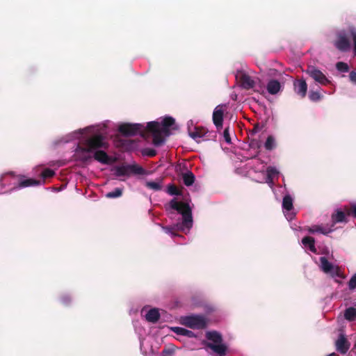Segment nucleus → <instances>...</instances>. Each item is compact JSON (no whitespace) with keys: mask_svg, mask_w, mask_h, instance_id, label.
Masks as SVG:
<instances>
[{"mask_svg":"<svg viewBox=\"0 0 356 356\" xmlns=\"http://www.w3.org/2000/svg\"><path fill=\"white\" fill-rule=\"evenodd\" d=\"M302 243L307 247L309 250L314 253L316 252V248L315 247V240L312 236H305L302 239Z\"/></svg>","mask_w":356,"mask_h":356,"instance_id":"6ab92c4d","label":"nucleus"},{"mask_svg":"<svg viewBox=\"0 0 356 356\" xmlns=\"http://www.w3.org/2000/svg\"><path fill=\"white\" fill-rule=\"evenodd\" d=\"M175 120L172 117H165L160 124L156 121L147 123L145 127L142 124L124 123L120 125L119 131L125 136H132L137 134L143 138H147L151 134L153 137L152 143L155 146H161L165 141L164 136H169L170 127L175 129Z\"/></svg>","mask_w":356,"mask_h":356,"instance_id":"f257e3e1","label":"nucleus"},{"mask_svg":"<svg viewBox=\"0 0 356 356\" xmlns=\"http://www.w3.org/2000/svg\"><path fill=\"white\" fill-rule=\"evenodd\" d=\"M61 301L64 305H67L68 302H70V297L65 296L62 297Z\"/></svg>","mask_w":356,"mask_h":356,"instance_id":"79ce46f5","label":"nucleus"},{"mask_svg":"<svg viewBox=\"0 0 356 356\" xmlns=\"http://www.w3.org/2000/svg\"><path fill=\"white\" fill-rule=\"evenodd\" d=\"M350 80L356 84V71L353 70L349 74Z\"/></svg>","mask_w":356,"mask_h":356,"instance_id":"a19ab883","label":"nucleus"},{"mask_svg":"<svg viewBox=\"0 0 356 356\" xmlns=\"http://www.w3.org/2000/svg\"><path fill=\"white\" fill-rule=\"evenodd\" d=\"M334 45L337 49L341 51H347L350 47V42L348 37L343 33H340L337 40L335 41Z\"/></svg>","mask_w":356,"mask_h":356,"instance_id":"9d476101","label":"nucleus"},{"mask_svg":"<svg viewBox=\"0 0 356 356\" xmlns=\"http://www.w3.org/2000/svg\"><path fill=\"white\" fill-rule=\"evenodd\" d=\"M54 175V171L50 168L44 169L41 173V176L43 179L52 177Z\"/></svg>","mask_w":356,"mask_h":356,"instance_id":"f704fd0d","label":"nucleus"},{"mask_svg":"<svg viewBox=\"0 0 356 356\" xmlns=\"http://www.w3.org/2000/svg\"><path fill=\"white\" fill-rule=\"evenodd\" d=\"M82 143L91 152L100 149H106L108 147V144L105 141V137L99 134L86 138Z\"/></svg>","mask_w":356,"mask_h":356,"instance_id":"39448f33","label":"nucleus"},{"mask_svg":"<svg viewBox=\"0 0 356 356\" xmlns=\"http://www.w3.org/2000/svg\"><path fill=\"white\" fill-rule=\"evenodd\" d=\"M277 174H278V171L277 170V169L275 168L268 167L267 168L268 181H272L273 176H275V175H277Z\"/></svg>","mask_w":356,"mask_h":356,"instance_id":"2f4dec72","label":"nucleus"},{"mask_svg":"<svg viewBox=\"0 0 356 356\" xmlns=\"http://www.w3.org/2000/svg\"><path fill=\"white\" fill-rule=\"evenodd\" d=\"M282 207L284 209L289 211L292 210L293 206V199L289 195H286L284 197L282 201Z\"/></svg>","mask_w":356,"mask_h":356,"instance_id":"393cba45","label":"nucleus"},{"mask_svg":"<svg viewBox=\"0 0 356 356\" xmlns=\"http://www.w3.org/2000/svg\"><path fill=\"white\" fill-rule=\"evenodd\" d=\"M224 110L221 106H218L213 113V122L217 129L222 127Z\"/></svg>","mask_w":356,"mask_h":356,"instance_id":"9b49d317","label":"nucleus"},{"mask_svg":"<svg viewBox=\"0 0 356 356\" xmlns=\"http://www.w3.org/2000/svg\"><path fill=\"white\" fill-rule=\"evenodd\" d=\"M332 220L333 222L332 226L337 222H343L346 221V213L341 211H337L336 213L332 214Z\"/></svg>","mask_w":356,"mask_h":356,"instance_id":"5701e85b","label":"nucleus"},{"mask_svg":"<svg viewBox=\"0 0 356 356\" xmlns=\"http://www.w3.org/2000/svg\"><path fill=\"white\" fill-rule=\"evenodd\" d=\"M355 348H356V343L355 344L354 348H353V350Z\"/></svg>","mask_w":356,"mask_h":356,"instance_id":"49530a36","label":"nucleus"},{"mask_svg":"<svg viewBox=\"0 0 356 356\" xmlns=\"http://www.w3.org/2000/svg\"><path fill=\"white\" fill-rule=\"evenodd\" d=\"M345 318L349 321H353L356 319V309L350 307L346 309L344 313Z\"/></svg>","mask_w":356,"mask_h":356,"instance_id":"a878e982","label":"nucleus"},{"mask_svg":"<svg viewBox=\"0 0 356 356\" xmlns=\"http://www.w3.org/2000/svg\"><path fill=\"white\" fill-rule=\"evenodd\" d=\"M307 231L310 234H314V233L318 232V233L323 234L324 235H327L329 233L332 232L333 231V229L332 228L325 229L320 225H313L312 227H308Z\"/></svg>","mask_w":356,"mask_h":356,"instance_id":"a211bd4d","label":"nucleus"},{"mask_svg":"<svg viewBox=\"0 0 356 356\" xmlns=\"http://www.w3.org/2000/svg\"><path fill=\"white\" fill-rule=\"evenodd\" d=\"M309 99L313 102H317L321 99V95L318 92L311 91L309 95Z\"/></svg>","mask_w":356,"mask_h":356,"instance_id":"c9c22d12","label":"nucleus"},{"mask_svg":"<svg viewBox=\"0 0 356 356\" xmlns=\"http://www.w3.org/2000/svg\"><path fill=\"white\" fill-rule=\"evenodd\" d=\"M206 134V131L203 127H195L194 131L189 132V136L194 140H198Z\"/></svg>","mask_w":356,"mask_h":356,"instance_id":"4be33fe9","label":"nucleus"},{"mask_svg":"<svg viewBox=\"0 0 356 356\" xmlns=\"http://www.w3.org/2000/svg\"><path fill=\"white\" fill-rule=\"evenodd\" d=\"M348 285L349 289H350V290H353V289H356V273L354 274L351 277V278L350 279V280L348 283Z\"/></svg>","mask_w":356,"mask_h":356,"instance_id":"4c0bfd02","label":"nucleus"},{"mask_svg":"<svg viewBox=\"0 0 356 356\" xmlns=\"http://www.w3.org/2000/svg\"><path fill=\"white\" fill-rule=\"evenodd\" d=\"M350 211L356 218V204L351 207Z\"/></svg>","mask_w":356,"mask_h":356,"instance_id":"37998d69","label":"nucleus"},{"mask_svg":"<svg viewBox=\"0 0 356 356\" xmlns=\"http://www.w3.org/2000/svg\"><path fill=\"white\" fill-rule=\"evenodd\" d=\"M332 277L337 276L341 277V271L338 266H334V269L332 270V273H330Z\"/></svg>","mask_w":356,"mask_h":356,"instance_id":"ea45409f","label":"nucleus"},{"mask_svg":"<svg viewBox=\"0 0 356 356\" xmlns=\"http://www.w3.org/2000/svg\"><path fill=\"white\" fill-rule=\"evenodd\" d=\"M320 261L321 267L323 272L325 273H332V270L334 269V266L330 262H329L326 257H321L320 258Z\"/></svg>","mask_w":356,"mask_h":356,"instance_id":"aec40b11","label":"nucleus"},{"mask_svg":"<svg viewBox=\"0 0 356 356\" xmlns=\"http://www.w3.org/2000/svg\"><path fill=\"white\" fill-rule=\"evenodd\" d=\"M241 86L245 90H250L255 86L254 80L248 74L242 73L240 76Z\"/></svg>","mask_w":356,"mask_h":356,"instance_id":"f8f14e48","label":"nucleus"},{"mask_svg":"<svg viewBox=\"0 0 356 356\" xmlns=\"http://www.w3.org/2000/svg\"><path fill=\"white\" fill-rule=\"evenodd\" d=\"M306 73L309 75L315 81L323 86L330 83V81L325 75L318 69L314 66H309L306 70Z\"/></svg>","mask_w":356,"mask_h":356,"instance_id":"0eeeda50","label":"nucleus"},{"mask_svg":"<svg viewBox=\"0 0 356 356\" xmlns=\"http://www.w3.org/2000/svg\"><path fill=\"white\" fill-rule=\"evenodd\" d=\"M348 31L353 40L354 52H355V54H356V28L354 26H349L348 29Z\"/></svg>","mask_w":356,"mask_h":356,"instance_id":"473e14b6","label":"nucleus"},{"mask_svg":"<svg viewBox=\"0 0 356 356\" xmlns=\"http://www.w3.org/2000/svg\"><path fill=\"white\" fill-rule=\"evenodd\" d=\"M130 173H133L134 175H145V170L140 165L137 164L129 165Z\"/></svg>","mask_w":356,"mask_h":356,"instance_id":"bb28decb","label":"nucleus"},{"mask_svg":"<svg viewBox=\"0 0 356 356\" xmlns=\"http://www.w3.org/2000/svg\"><path fill=\"white\" fill-rule=\"evenodd\" d=\"M334 346L337 352L342 355H345L350 347V343L344 334L340 333L337 339L335 341Z\"/></svg>","mask_w":356,"mask_h":356,"instance_id":"6e6552de","label":"nucleus"},{"mask_svg":"<svg viewBox=\"0 0 356 356\" xmlns=\"http://www.w3.org/2000/svg\"><path fill=\"white\" fill-rule=\"evenodd\" d=\"M171 330L178 335L185 336L189 338L195 337L193 332L180 327H173Z\"/></svg>","mask_w":356,"mask_h":356,"instance_id":"f3484780","label":"nucleus"},{"mask_svg":"<svg viewBox=\"0 0 356 356\" xmlns=\"http://www.w3.org/2000/svg\"><path fill=\"white\" fill-rule=\"evenodd\" d=\"M294 88L297 94L301 97H305L307 91V84L303 79L296 80L294 81Z\"/></svg>","mask_w":356,"mask_h":356,"instance_id":"ddd939ff","label":"nucleus"},{"mask_svg":"<svg viewBox=\"0 0 356 356\" xmlns=\"http://www.w3.org/2000/svg\"><path fill=\"white\" fill-rule=\"evenodd\" d=\"M114 174L117 177L129 175L130 174L129 165H122L115 167Z\"/></svg>","mask_w":356,"mask_h":356,"instance_id":"412c9836","label":"nucleus"},{"mask_svg":"<svg viewBox=\"0 0 356 356\" xmlns=\"http://www.w3.org/2000/svg\"><path fill=\"white\" fill-rule=\"evenodd\" d=\"M275 146L276 144L274 137L273 136H268L264 144L266 149L270 151L273 149Z\"/></svg>","mask_w":356,"mask_h":356,"instance_id":"c85d7f7f","label":"nucleus"},{"mask_svg":"<svg viewBox=\"0 0 356 356\" xmlns=\"http://www.w3.org/2000/svg\"><path fill=\"white\" fill-rule=\"evenodd\" d=\"M182 179L184 184L186 186H190L193 184L195 177L192 172L188 171L182 175Z\"/></svg>","mask_w":356,"mask_h":356,"instance_id":"b1692460","label":"nucleus"},{"mask_svg":"<svg viewBox=\"0 0 356 356\" xmlns=\"http://www.w3.org/2000/svg\"><path fill=\"white\" fill-rule=\"evenodd\" d=\"M336 68L339 72H347L349 70V67L347 63L343 62H338L336 64Z\"/></svg>","mask_w":356,"mask_h":356,"instance_id":"72a5a7b5","label":"nucleus"},{"mask_svg":"<svg viewBox=\"0 0 356 356\" xmlns=\"http://www.w3.org/2000/svg\"><path fill=\"white\" fill-rule=\"evenodd\" d=\"M143 154L149 157H153L156 155V151L152 148H145L143 151Z\"/></svg>","mask_w":356,"mask_h":356,"instance_id":"e433bc0d","label":"nucleus"},{"mask_svg":"<svg viewBox=\"0 0 356 356\" xmlns=\"http://www.w3.org/2000/svg\"><path fill=\"white\" fill-rule=\"evenodd\" d=\"M146 320L150 323H156L160 318V314L157 309L153 308L148 311L145 315Z\"/></svg>","mask_w":356,"mask_h":356,"instance_id":"dca6fc26","label":"nucleus"},{"mask_svg":"<svg viewBox=\"0 0 356 356\" xmlns=\"http://www.w3.org/2000/svg\"><path fill=\"white\" fill-rule=\"evenodd\" d=\"M8 175L16 181L15 185L10 189V191L27 187L38 186L41 184L40 180L29 178L23 175H16L15 172L11 171L0 176V184L3 188L4 187L3 181Z\"/></svg>","mask_w":356,"mask_h":356,"instance_id":"7ed1b4c3","label":"nucleus"},{"mask_svg":"<svg viewBox=\"0 0 356 356\" xmlns=\"http://www.w3.org/2000/svg\"><path fill=\"white\" fill-rule=\"evenodd\" d=\"M223 136H224L225 140L227 143H231V137L229 136V127H227L225 129V130L223 131Z\"/></svg>","mask_w":356,"mask_h":356,"instance_id":"58836bf2","label":"nucleus"},{"mask_svg":"<svg viewBox=\"0 0 356 356\" xmlns=\"http://www.w3.org/2000/svg\"><path fill=\"white\" fill-rule=\"evenodd\" d=\"M167 192L170 195H181L182 193L175 184H170L168 186Z\"/></svg>","mask_w":356,"mask_h":356,"instance_id":"c756f323","label":"nucleus"},{"mask_svg":"<svg viewBox=\"0 0 356 356\" xmlns=\"http://www.w3.org/2000/svg\"><path fill=\"white\" fill-rule=\"evenodd\" d=\"M170 207L177 211L182 216V222L170 227H163V231L171 235L172 237L179 236L177 233L179 230H184L185 228L189 229L193 226L192 211L188 203L177 202L176 199H172L169 203Z\"/></svg>","mask_w":356,"mask_h":356,"instance_id":"f03ea898","label":"nucleus"},{"mask_svg":"<svg viewBox=\"0 0 356 356\" xmlns=\"http://www.w3.org/2000/svg\"><path fill=\"white\" fill-rule=\"evenodd\" d=\"M206 337L208 340L213 342H207L205 344L207 348L220 356H225L226 355L227 347L222 343V337L218 332H207L206 333Z\"/></svg>","mask_w":356,"mask_h":356,"instance_id":"20e7f679","label":"nucleus"},{"mask_svg":"<svg viewBox=\"0 0 356 356\" xmlns=\"http://www.w3.org/2000/svg\"><path fill=\"white\" fill-rule=\"evenodd\" d=\"M93 158L95 160L103 164H108L111 163L110 156L105 151L101 149L94 152Z\"/></svg>","mask_w":356,"mask_h":356,"instance_id":"4468645a","label":"nucleus"},{"mask_svg":"<svg viewBox=\"0 0 356 356\" xmlns=\"http://www.w3.org/2000/svg\"><path fill=\"white\" fill-rule=\"evenodd\" d=\"M123 189L121 188H115L113 191L107 193L105 196L107 198H117L122 196Z\"/></svg>","mask_w":356,"mask_h":356,"instance_id":"cd10ccee","label":"nucleus"},{"mask_svg":"<svg viewBox=\"0 0 356 356\" xmlns=\"http://www.w3.org/2000/svg\"><path fill=\"white\" fill-rule=\"evenodd\" d=\"M208 321L202 315H191L182 318V324L192 329H204Z\"/></svg>","mask_w":356,"mask_h":356,"instance_id":"423d86ee","label":"nucleus"},{"mask_svg":"<svg viewBox=\"0 0 356 356\" xmlns=\"http://www.w3.org/2000/svg\"><path fill=\"white\" fill-rule=\"evenodd\" d=\"M145 186L148 188L154 190L155 191H160L162 188L161 184L159 182L156 181H147L146 182Z\"/></svg>","mask_w":356,"mask_h":356,"instance_id":"7c9ffc66","label":"nucleus"},{"mask_svg":"<svg viewBox=\"0 0 356 356\" xmlns=\"http://www.w3.org/2000/svg\"><path fill=\"white\" fill-rule=\"evenodd\" d=\"M281 88L280 83L275 79H271L267 83L266 89L270 95H276Z\"/></svg>","mask_w":356,"mask_h":356,"instance_id":"2eb2a0df","label":"nucleus"},{"mask_svg":"<svg viewBox=\"0 0 356 356\" xmlns=\"http://www.w3.org/2000/svg\"><path fill=\"white\" fill-rule=\"evenodd\" d=\"M327 356H337V355L335 353H332L329 354Z\"/></svg>","mask_w":356,"mask_h":356,"instance_id":"a18cd8bd","label":"nucleus"},{"mask_svg":"<svg viewBox=\"0 0 356 356\" xmlns=\"http://www.w3.org/2000/svg\"><path fill=\"white\" fill-rule=\"evenodd\" d=\"M260 129V127H259V124H257L256 125H254L252 132V133H256Z\"/></svg>","mask_w":356,"mask_h":356,"instance_id":"c03bdc74","label":"nucleus"},{"mask_svg":"<svg viewBox=\"0 0 356 356\" xmlns=\"http://www.w3.org/2000/svg\"><path fill=\"white\" fill-rule=\"evenodd\" d=\"M90 153H92L81 142L75 150V155L77 159L82 162H88L92 158Z\"/></svg>","mask_w":356,"mask_h":356,"instance_id":"1a4fd4ad","label":"nucleus"}]
</instances>
